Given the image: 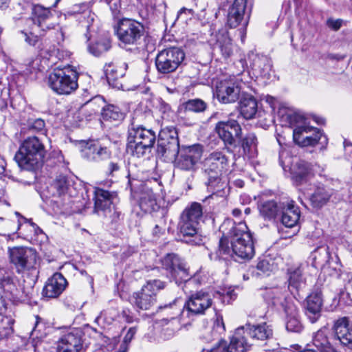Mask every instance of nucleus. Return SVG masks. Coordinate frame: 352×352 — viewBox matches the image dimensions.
Returning a JSON list of instances; mask_svg holds the SVG:
<instances>
[{
  "mask_svg": "<svg viewBox=\"0 0 352 352\" xmlns=\"http://www.w3.org/2000/svg\"><path fill=\"white\" fill-rule=\"evenodd\" d=\"M228 239L222 237L219 241L218 256L223 259L235 257L243 260H250L255 254L251 233L245 223L240 222L232 227Z\"/></svg>",
  "mask_w": 352,
  "mask_h": 352,
  "instance_id": "obj_1",
  "label": "nucleus"
},
{
  "mask_svg": "<svg viewBox=\"0 0 352 352\" xmlns=\"http://www.w3.org/2000/svg\"><path fill=\"white\" fill-rule=\"evenodd\" d=\"M283 118L288 124L294 127L293 131L294 140L301 146H315L322 140V144L327 143V138L319 129L309 126L302 115L287 111Z\"/></svg>",
  "mask_w": 352,
  "mask_h": 352,
  "instance_id": "obj_2",
  "label": "nucleus"
},
{
  "mask_svg": "<svg viewBox=\"0 0 352 352\" xmlns=\"http://www.w3.org/2000/svg\"><path fill=\"white\" fill-rule=\"evenodd\" d=\"M45 153L43 142L37 137L31 136L22 142L14 160L21 168L34 170L41 166Z\"/></svg>",
  "mask_w": 352,
  "mask_h": 352,
  "instance_id": "obj_3",
  "label": "nucleus"
},
{
  "mask_svg": "<svg viewBox=\"0 0 352 352\" xmlns=\"http://www.w3.org/2000/svg\"><path fill=\"white\" fill-rule=\"evenodd\" d=\"M155 140L153 131L132 123L128 130L126 151L134 157H143L151 151Z\"/></svg>",
  "mask_w": 352,
  "mask_h": 352,
  "instance_id": "obj_4",
  "label": "nucleus"
},
{
  "mask_svg": "<svg viewBox=\"0 0 352 352\" xmlns=\"http://www.w3.org/2000/svg\"><path fill=\"white\" fill-rule=\"evenodd\" d=\"M267 296L274 306H280L286 314V329L291 332H300L302 325L298 318V306L285 291L274 288L267 292Z\"/></svg>",
  "mask_w": 352,
  "mask_h": 352,
  "instance_id": "obj_5",
  "label": "nucleus"
},
{
  "mask_svg": "<svg viewBox=\"0 0 352 352\" xmlns=\"http://www.w3.org/2000/svg\"><path fill=\"white\" fill-rule=\"evenodd\" d=\"M245 72L230 76L220 80L216 85L215 95L219 102L228 104L235 102L243 94V86L248 82Z\"/></svg>",
  "mask_w": 352,
  "mask_h": 352,
  "instance_id": "obj_6",
  "label": "nucleus"
},
{
  "mask_svg": "<svg viewBox=\"0 0 352 352\" xmlns=\"http://www.w3.org/2000/svg\"><path fill=\"white\" fill-rule=\"evenodd\" d=\"M231 151L228 147L215 150L210 153L203 162V169L208 177L209 186H212V181H221L220 177L229 166V156Z\"/></svg>",
  "mask_w": 352,
  "mask_h": 352,
  "instance_id": "obj_7",
  "label": "nucleus"
},
{
  "mask_svg": "<svg viewBox=\"0 0 352 352\" xmlns=\"http://www.w3.org/2000/svg\"><path fill=\"white\" fill-rule=\"evenodd\" d=\"M78 73L71 66L56 69L48 77L50 87L58 94H70L78 88Z\"/></svg>",
  "mask_w": 352,
  "mask_h": 352,
  "instance_id": "obj_8",
  "label": "nucleus"
},
{
  "mask_svg": "<svg viewBox=\"0 0 352 352\" xmlns=\"http://www.w3.org/2000/svg\"><path fill=\"white\" fill-rule=\"evenodd\" d=\"M115 31L120 42L133 45L139 43L144 34V28L135 20L124 18L118 21Z\"/></svg>",
  "mask_w": 352,
  "mask_h": 352,
  "instance_id": "obj_9",
  "label": "nucleus"
},
{
  "mask_svg": "<svg viewBox=\"0 0 352 352\" xmlns=\"http://www.w3.org/2000/svg\"><path fill=\"white\" fill-rule=\"evenodd\" d=\"M184 52L178 47H169L160 51L155 58V65L161 74L175 72L184 60Z\"/></svg>",
  "mask_w": 352,
  "mask_h": 352,
  "instance_id": "obj_10",
  "label": "nucleus"
},
{
  "mask_svg": "<svg viewBox=\"0 0 352 352\" xmlns=\"http://www.w3.org/2000/svg\"><path fill=\"white\" fill-rule=\"evenodd\" d=\"M212 300L210 294L200 291L191 294L182 309L175 306V309H177V314L181 313L182 317H184L185 315L190 317L204 314L212 305Z\"/></svg>",
  "mask_w": 352,
  "mask_h": 352,
  "instance_id": "obj_11",
  "label": "nucleus"
},
{
  "mask_svg": "<svg viewBox=\"0 0 352 352\" xmlns=\"http://www.w3.org/2000/svg\"><path fill=\"white\" fill-rule=\"evenodd\" d=\"M162 265L176 283L185 281L186 286L190 285L192 282L190 279L188 268L184 261L175 254H168L162 259Z\"/></svg>",
  "mask_w": 352,
  "mask_h": 352,
  "instance_id": "obj_12",
  "label": "nucleus"
},
{
  "mask_svg": "<svg viewBox=\"0 0 352 352\" xmlns=\"http://www.w3.org/2000/svg\"><path fill=\"white\" fill-rule=\"evenodd\" d=\"M8 254L10 263L19 274L29 270L36 263V253L31 248L14 247L8 249Z\"/></svg>",
  "mask_w": 352,
  "mask_h": 352,
  "instance_id": "obj_13",
  "label": "nucleus"
},
{
  "mask_svg": "<svg viewBox=\"0 0 352 352\" xmlns=\"http://www.w3.org/2000/svg\"><path fill=\"white\" fill-rule=\"evenodd\" d=\"M203 153V146L193 144L184 146L180 149L176 157L175 164L177 168L184 170H194Z\"/></svg>",
  "mask_w": 352,
  "mask_h": 352,
  "instance_id": "obj_14",
  "label": "nucleus"
},
{
  "mask_svg": "<svg viewBox=\"0 0 352 352\" xmlns=\"http://www.w3.org/2000/svg\"><path fill=\"white\" fill-rule=\"evenodd\" d=\"M32 17L26 20L29 29L32 30L37 26L43 31H46L54 28L55 16L49 8L41 5L32 6Z\"/></svg>",
  "mask_w": 352,
  "mask_h": 352,
  "instance_id": "obj_15",
  "label": "nucleus"
},
{
  "mask_svg": "<svg viewBox=\"0 0 352 352\" xmlns=\"http://www.w3.org/2000/svg\"><path fill=\"white\" fill-rule=\"evenodd\" d=\"M0 292L14 304L25 302L30 298V291L18 288L16 282L9 276L0 278Z\"/></svg>",
  "mask_w": 352,
  "mask_h": 352,
  "instance_id": "obj_16",
  "label": "nucleus"
},
{
  "mask_svg": "<svg viewBox=\"0 0 352 352\" xmlns=\"http://www.w3.org/2000/svg\"><path fill=\"white\" fill-rule=\"evenodd\" d=\"M215 131L226 144L232 145L235 138H240L241 127L235 120L220 121L217 123Z\"/></svg>",
  "mask_w": 352,
  "mask_h": 352,
  "instance_id": "obj_17",
  "label": "nucleus"
},
{
  "mask_svg": "<svg viewBox=\"0 0 352 352\" xmlns=\"http://www.w3.org/2000/svg\"><path fill=\"white\" fill-rule=\"evenodd\" d=\"M81 156L90 162H98L109 159L111 156V151L99 142L91 140L85 143L82 146Z\"/></svg>",
  "mask_w": 352,
  "mask_h": 352,
  "instance_id": "obj_18",
  "label": "nucleus"
},
{
  "mask_svg": "<svg viewBox=\"0 0 352 352\" xmlns=\"http://www.w3.org/2000/svg\"><path fill=\"white\" fill-rule=\"evenodd\" d=\"M227 184L221 181H212V186H209L208 183V189L212 191V193L206 198V201L209 204H212L214 209H219L224 208L226 206L227 201L226 197L228 192L226 190Z\"/></svg>",
  "mask_w": 352,
  "mask_h": 352,
  "instance_id": "obj_19",
  "label": "nucleus"
},
{
  "mask_svg": "<svg viewBox=\"0 0 352 352\" xmlns=\"http://www.w3.org/2000/svg\"><path fill=\"white\" fill-rule=\"evenodd\" d=\"M67 285L65 277L60 273H55L46 283L43 295L48 298H57L65 289Z\"/></svg>",
  "mask_w": 352,
  "mask_h": 352,
  "instance_id": "obj_20",
  "label": "nucleus"
},
{
  "mask_svg": "<svg viewBox=\"0 0 352 352\" xmlns=\"http://www.w3.org/2000/svg\"><path fill=\"white\" fill-rule=\"evenodd\" d=\"M126 69V65L124 64L115 63L106 64L104 70L109 85L117 89L122 88V84L120 79L124 76Z\"/></svg>",
  "mask_w": 352,
  "mask_h": 352,
  "instance_id": "obj_21",
  "label": "nucleus"
},
{
  "mask_svg": "<svg viewBox=\"0 0 352 352\" xmlns=\"http://www.w3.org/2000/svg\"><path fill=\"white\" fill-rule=\"evenodd\" d=\"M290 171L292 179L297 184L307 182L311 175L310 164L297 158L293 160Z\"/></svg>",
  "mask_w": 352,
  "mask_h": 352,
  "instance_id": "obj_22",
  "label": "nucleus"
},
{
  "mask_svg": "<svg viewBox=\"0 0 352 352\" xmlns=\"http://www.w3.org/2000/svg\"><path fill=\"white\" fill-rule=\"evenodd\" d=\"M272 61L264 55H255L251 64L253 74L256 78L269 79L272 72Z\"/></svg>",
  "mask_w": 352,
  "mask_h": 352,
  "instance_id": "obj_23",
  "label": "nucleus"
},
{
  "mask_svg": "<svg viewBox=\"0 0 352 352\" xmlns=\"http://www.w3.org/2000/svg\"><path fill=\"white\" fill-rule=\"evenodd\" d=\"M322 306L320 292H312L307 298L306 314L312 323L316 322L321 316Z\"/></svg>",
  "mask_w": 352,
  "mask_h": 352,
  "instance_id": "obj_24",
  "label": "nucleus"
},
{
  "mask_svg": "<svg viewBox=\"0 0 352 352\" xmlns=\"http://www.w3.org/2000/svg\"><path fill=\"white\" fill-rule=\"evenodd\" d=\"M280 212L282 223L288 228L295 226L300 216V212L298 206L294 204L293 201H284Z\"/></svg>",
  "mask_w": 352,
  "mask_h": 352,
  "instance_id": "obj_25",
  "label": "nucleus"
},
{
  "mask_svg": "<svg viewBox=\"0 0 352 352\" xmlns=\"http://www.w3.org/2000/svg\"><path fill=\"white\" fill-rule=\"evenodd\" d=\"M337 339L343 345H352V327L348 318L343 317L336 320L333 326Z\"/></svg>",
  "mask_w": 352,
  "mask_h": 352,
  "instance_id": "obj_26",
  "label": "nucleus"
},
{
  "mask_svg": "<svg viewBox=\"0 0 352 352\" xmlns=\"http://www.w3.org/2000/svg\"><path fill=\"white\" fill-rule=\"evenodd\" d=\"M174 314L175 316H172L170 319L162 318V320L156 322L157 327L162 328V331L165 339H168L172 337L175 333L179 329L181 322L183 321V318L180 314H177V309L173 307Z\"/></svg>",
  "mask_w": 352,
  "mask_h": 352,
  "instance_id": "obj_27",
  "label": "nucleus"
},
{
  "mask_svg": "<svg viewBox=\"0 0 352 352\" xmlns=\"http://www.w3.org/2000/svg\"><path fill=\"white\" fill-rule=\"evenodd\" d=\"M250 348L245 338V327H239L234 331L230 344L226 345L225 352H246Z\"/></svg>",
  "mask_w": 352,
  "mask_h": 352,
  "instance_id": "obj_28",
  "label": "nucleus"
},
{
  "mask_svg": "<svg viewBox=\"0 0 352 352\" xmlns=\"http://www.w3.org/2000/svg\"><path fill=\"white\" fill-rule=\"evenodd\" d=\"M288 289L292 294L298 293L305 288L306 279L303 275V267L300 265L297 267L290 268L288 270Z\"/></svg>",
  "mask_w": 352,
  "mask_h": 352,
  "instance_id": "obj_29",
  "label": "nucleus"
},
{
  "mask_svg": "<svg viewBox=\"0 0 352 352\" xmlns=\"http://www.w3.org/2000/svg\"><path fill=\"white\" fill-rule=\"evenodd\" d=\"M283 203L274 200L261 201L258 206L260 215L266 221L274 220L280 212Z\"/></svg>",
  "mask_w": 352,
  "mask_h": 352,
  "instance_id": "obj_30",
  "label": "nucleus"
},
{
  "mask_svg": "<svg viewBox=\"0 0 352 352\" xmlns=\"http://www.w3.org/2000/svg\"><path fill=\"white\" fill-rule=\"evenodd\" d=\"M247 0H234L228 14V23L230 28L238 26L243 19Z\"/></svg>",
  "mask_w": 352,
  "mask_h": 352,
  "instance_id": "obj_31",
  "label": "nucleus"
},
{
  "mask_svg": "<svg viewBox=\"0 0 352 352\" xmlns=\"http://www.w3.org/2000/svg\"><path fill=\"white\" fill-rule=\"evenodd\" d=\"M213 45L214 50L220 52L226 58L230 57L232 54L233 45L226 30L219 31L216 34V42Z\"/></svg>",
  "mask_w": 352,
  "mask_h": 352,
  "instance_id": "obj_32",
  "label": "nucleus"
},
{
  "mask_svg": "<svg viewBox=\"0 0 352 352\" xmlns=\"http://www.w3.org/2000/svg\"><path fill=\"white\" fill-rule=\"evenodd\" d=\"M131 301L138 309L148 310L155 304L156 297L141 289L140 292L133 293Z\"/></svg>",
  "mask_w": 352,
  "mask_h": 352,
  "instance_id": "obj_33",
  "label": "nucleus"
},
{
  "mask_svg": "<svg viewBox=\"0 0 352 352\" xmlns=\"http://www.w3.org/2000/svg\"><path fill=\"white\" fill-rule=\"evenodd\" d=\"M82 335L80 329H71L60 338L58 343L79 351L82 348Z\"/></svg>",
  "mask_w": 352,
  "mask_h": 352,
  "instance_id": "obj_34",
  "label": "nucleus"
},
{
  "mask_svg": "<svg viewBox=\"0 0 352 352\" xmlns=\"http://www.w3.org/2000/svg\"><path fill=\"white\" fill-rule=\"evenodd\" d=\"M180 149L179 142L175 140L173 142H157V154L167 160H175Z\"/></svg>",
  "mask_w": 352,
  "mask_h": 352,
  "instance_id": "obj_35",
  "label": "nucleus"
},
{
  "mask_svg": "<svg viewBox=\"0 0 352 352\" xmlns=\"http://www.w3.org/2000/svg\"><path fill=\"white\" fill-rule=\"evenodd\" d=\"M245 335H250L252 338L265 340L273 335L272 329L266 322L257 325H248L245 328Z\"/></svg>",
  "mask_w": 352,
  "mask_h": 352,
  "instance_id": "obj_36",
  "label": "nucleus"
},
{
  "mask_svg": "<svg viewBox=\"0 0 352 352\" xmlns=\"http://www.w3.org/2000/svg\"><path fill=\"white\" fill-rule=\"evenodd\" d=\"M258 105L256 100L250 94H242L240 100V111L245 119H252L257 112Z\"/></svg>",
  "mask_w": 352,
  "mask_h": 352,
  "instance_id": "obj_37",
  "label": "nucleus"
},
{
  "mask_svg": "<svg viewBox=\"0 0 352 352\" xmlns=\"http://www.w3.org/2000/svg\"><path fill=\"white\" fill-rule=\"evenodd\" d=\"M333 195V190L324 186L318 187L310 197L313 207L320 208L327 204Z\"/></svg>",
  "mask_w": 352,
  "mask_h": 352,
  "instance_id": "obj_38",
  "label": "nucleus"
},
{
  "mask_svg": "<svg viewBox=\"0 0 352 352\" xmlns=\"http://www.w3.org/2000/svg\"><path fill=\"white\" fill-rule=\"evenodd\" d=\"M328 333L327 329L318 331L314 336L313 344L320 352H337L329 341Z\"/></svg>",
  "mask_w": 352,
  "mask_h": 352,
  "instance_id": "obj_39",
  "label": "nucleus"
},
{
  "mask_svg": "<svg viewBox=\"0 0 352 352\" xmlns=\"http://www.w3.org/2000/svg\"><path fill=\"white\" fill-rule=\"evenodd\" d=\"M140 207L145 212H151L157 207L156 199L152 190L144 188L140 196Z\"/></svg>",
  "mask_w": 352,
  "mask_h": 352,
  "instance_id": "obj_40",
  "label": "nucleus"
},
{
  "mask_svg": "<svg viewBox=\"0 0 352 352\" xmlns=\"http://www.w3.org/2000/svg\"><path fill=\"white\" fill-rule=\"evenodd\" d=\"M112 204V195L107 190L98 188L95 191V210L105 211Z\"/></svg>",
  "mask_w": 352,
  "mask_h": 352,
  "instance_id": "obj_41",
  "label": "nucleus"
},
{
  "mask_svg": "<svg viewBox=\"0 0 352 352\" xmlns=\"http://www.w3.org/2000/svg\"><path fill=\"white\" fill-rule=\"evenodd\" d=\"M52 187L56 190V194L58 196L69 195V197H72L73 195L70 181L64 175L58 176L54 182Z\"/></svg>",
  "mask_w": 352,
  "mask_h": 352,
  "instance_id": "obj_42",
  "label": "nucleus"
},
{
  "mask_svg": "<svg viewBox=\"0 0 352 352\" xmlns=\"http://www.w3.org/2000/svg\"><path fill=\"white\" fill-rule=\"evenodd\" d=\"M202 207L200 204L192 203L190 206L186 208L183 211L181 217L192 222L199 223L202 217Z\"/></svg>",
  "mask_w": 352,
  "mask_h": 352,
  "instance_id": "obj_43",
  "label": "nucleus"
},
{
  "mask_svg": "<svg viewBox=\"0 0 352 352\" xmlns=\"http://www.w3.org/2000/svg\"><path fill=\"white\" fill-rule=\"evenodd\" d=\"M244 153L249 157H254L257 152V138L255 134L250 133L242 140Z\"/></svg>",
  "mask_w": 352,
  "mask_h": 352,
  "instance_id": "obj_44",
  "label": "nucleus"
},
{
  "mask_svg": "<svg viewBox=\"0 0 352 352\" xmlns=\"http://www.w3.org/2000/svg\"><path fill=\"white\" fill-rule=\"evenodd\" d=\"M102 117L106 121H120L124 118V114L118 107L108 105L102 108Z\"/></svg>",
  "mask_w": 352,
  "mask_h": 352,
  "instance_id": "obj_45",
  "label": "nucleus"
},
{
  "mask_svg": "<svg viewBox=\"0 0 352 352\" xmlns=\"http://www.w3.org/2000/svg\"><path fill=\"white\" fill-rule=\"evenodd\" d=\"M179 225L180 232L184 236H193L197 233L199 223L196 222H192L181 217Z\"/></svg>",
  "mask_w": 352,
  "mask_h": 352,
  "instance_id": "obj_46",
  "label": "nucleus"
},
{
  "mask_svg": "<svg viewBox=\"0 0 352 352\" xmlns=\"http://www.w3.org/2000/svg\"><path fill=\"white\" fill-rule=\"evenodd\" d=\"M179 142L177 129L173 126H166L159 133L158 142Z\"/></svg>",
  "mask_w": 352,
  "mask_h": 352,
  "instance_id": "obj_47",
  "label": "nucleus"
},
{
  "mask_svg": "<svg viewBox=\"0 0 352 352\" xmlns=\"http://www.w3.org/2000/svg\"><path fill=\"white\" fill-rule=\"evenodd\" d=\"M111 47L110 41L107 38L102 39L89 46V51L96 56H100L107 52Z\"/></svg>",
  "mask_w": 352,
  "mask_h": 352,
  "instance_id": "obj_48",
  "label": "nucleus"
},
{
  "mask_svg": "<svg viewBox=\"0 0 352 352\" xmlns=\"http://www.w3.org/2000/svg\"><path fill=\"white\" fill-rule=\"evenodd\" d=\"M165 284L159 280H152L146 282L142 289L143 291L148 294H153L154 297H156V294L160 290L164 289Z\"/></svg>",
  "mask_w": 352,
  "mask_h": 352,
  "instance_id": "obj_49",
  "label": "nucleus"
},
{
  "mask_svg": "<svg viewBox=\"0 0 352 352\" xmlns=\"http://www.w3.org/2000/svg\"><path fill=\"white\" fill-rule=\"evenodd\" d=\"M206 103L200 99L189 100L184 104L186 111L201 112L205 110Z\"/></svg>",
  "mask_w": 352,
  "mask_h": 352,
  "instance_id": "obj_50",
  "label": "nucleus"
},
{
  "mask_svg": "<svg viewBox=\"0 0 352 352\" xmlns=\"http://www.w3.org/2000/svg\"><path fill=\"white\" fill-rule=\"evenodd\" d=\"M104 102L102 98L100 96H97L88 101L86 103V106L88 108L91 109L94 113L98 112L100 109L102 110L104 107Z\"/></svg>",
  "mask_w": 352,
  "mask_h": 352,
  "instance_id": "obj_51",
  "label": "nucleus"
},
{
  "mask_svg": "<svg viewBox=\"0 0 352 352\" xmlns=\"http://www.w3.org/2000/svg\"><path fill=\"white\" fill-rule=\"evenodd\" d=\"M256 269L261 273L258 274H267L268 275L270 272L272 271V266L270 264L267 260H261L256 265Z\"/></svg>",
  "mask_w": 352,
  "mask_h": 352,
  "instance_id": "obj_52",
  "label": "nucleus"
},
{
  "mask_svg": "<svg viewBox=\"0 0 352 352\" xmlns=\"http://www.w3.org/2000/svg\"><path fill=\"white\" fill-rule=\"evenodd\" d=\"M74 13H81L82 12L85 15V16L87 15L89 17H91V21L94 20V17L91 16V15H94V14H91L88 6L86 4L75 6L74 8Z\"/></svg>",
  "mask_w": 352,
  "mask_h": 352,
  "instance_id": "obj_53",
  "label": "nucleus"
},
{
  "mask_svg": "<svg viewBox=\"0 0 352 352\" xmlns=\"http://www.w3.org/2000/svg\"><path fill=\"white\" fill-rule=\"evenodd\" d=\"M214 329L219 333L225 331V324L223 322V316L221 315H216V318L214 322Z\"/></svg>",
  "mask_w": 352,
  "mask_h": 352,
  "instance_id": "obj_54",
  "label": "nucleus"
},
{
  "mask_svg": "<svg viewBox=\"0 0 352 352\" xmlns=\"http://www.w3.org/2000/svg\"><path fill=\"white\" fill-rule=\"evenodd\" d=\"M21 34L24 36L25 42L30 45L34 46L38 42V36L33 34L31 32L28 33L27 32L23 30L21 31Z\"/></svg>",
  "mask_w": 352,
  "mask_h": 352,
  "instance_id": "obj_55",
  "label": "nucleus"
},
{
  "mask_svg": "<svg viewBox=\"0 0 352 352\" xmlns=\"http://www.w3.org/2000/svg\"><path fill=\"white\" fill-rule=\"evenodd\" d=\"M226 349V342L224 340H221L217 345L210 349H204L201 352H225Z\"/></svg>",
  "mask_w": 352,
  "mask_h": 352,
  "instance_id": "obj_56",
  "label": "nucleus"
},
{
  "mask_svg": "<svg viewBox=\"0 0 352 352\" xmlns=\"http://www.w3.org/2000/svg\"><path fill=\"white\" fill-rule=\"evenodd\" d=\"M342 24V19H329L327 21V26L334 31L338 30L341 28Z\"/></svg>",
  "mask_w": 352,
  "mask_h": 352,
  "instance_id": "obj_57",
  "label": "nucleus"
},
{
  "mask_svg": "<svg viewBox=\"0 0 352 352\" xmlns=\"http://www.w3.org/2000/svg\"><path fill=\"white\" fill-rule=\"evenodd\" d=\"M194 15V10L190 8H182L177 14V17L184 20H186L187 17H191Z\"/></svg>",
  "mask_w": 352,
  "mask_h": 352,
  "instance_id": "obj_58",
  "label": "nucleus"
},
{
  "mask_svg": "<svg viewBox=\"0 0 352 352\" xmlns=\"http://www.w3.org/2000/svg\"><path fill=\"white\" fill-rule=\"evenodd\" d=\"M109 7L114 15L121 12L120 0H111L109 2Z\"/></svg>",
  "mask_w": 352,
  "mask_h": 352,
  "instance_id": "obj_59",
  "label": "nucleus"
},
{
  "mask_svg": "<svg viewBox=\"0 0 352 352\" xmlns=\"http://www.w3.org/2000/svg\"><path fill=\"white\" fill-rule=\"evenodd\" d=\"M31 126L36 131H41L45 127V122L41 119H36L33 122Z\"/></svg>",
  "mask_w": 352,
  "mask_h": 352,
  "instance_id": "obj_60",
  "label": "nucleus"
},
{
  "mask_svg": "<svg viewBox=\"0 0 352 352\" xmlns=\"http://www.w3.org/2000/svg\"><path fill=\"white\" fill-rule=\"evenodd\" d=\"M223 295L224 300H226V298H229L227 300L228 302L231 300L235 299L236 297V294L232 288H229L226 292H223Z\"/></svg>",
  "mask_w": 352,
  "mask_h": 352,
  "instance_id": "obj_61",
  "label": "nucleus"
},
{
  "mask_svg": "<svg viewBox=\"0 0 352 352\" xmlns=\"http://www.w3.org/2000/svg\"><path fill=\"white\" fill-rule=\"evenodd\" d=\"M120 169V165L118 162H111L109 164V174H113V172L118 171Z\"/></svg>",
  "mask_w": 352,
  "mask_h": 352,
  "instance_id": "obj_62",
  "label": "nucleus"
},
{
  "mask_svg": "<svg viewBox=\"0 0 352 352\" xmlns=\"http://www.w3.org/2000/svg\"><path fill=\"white\" fill-rule=\"evenodd\" d=\"M57 56L59 59H65L71 56V52L65 50H58Z\"/></svg>",
  "mask_w": 352,
  "mask_h": 352,
  "instance_id": "obj_63",
  "label": "nucleus"
},
{
  "mask_svg": "<svg viewBox=\"0 0 352 352\" xmlns=\"http://www.w3.org/2000/svg\"><path fill=\"white\" fill-rule=\"evenodd\" d=\"M57 352H78L76 350H74L68 346H63L58 343Z\"/></svg>",
  "mask_w": 352,
  "mask_h": 352,
  "instance_id": "obj_64",
  "label": "nucleus"
}]
</instances>
